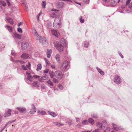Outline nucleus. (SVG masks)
<instances>
[{
  "instance_id": "f8f14e48",
  "label": "nucleus",
  "mask_w": 132,
  "mask_h": 132,
  "mask_svg": "<svg viewBox=\"0 0 132 132\" xmlns=\"http://www.w3.org/2000/svg\"><path fill=\"white\" fill-rule=\"evenodd\" d=\"M16 109L21 113H25L26 112V109L25 108L18 107Z\"/></svg>"
},
{
  "instance_id": "5701e85b",
  "label": "nucleus",
  "mask_w": 132,
  "mask_h": 132,
  "mask_svg": "<svg viewBox=\"0 0 132 132\" xmlns=\"http://www.w3.org/2000/svg\"><path fill=\"white\" fill-rule=\"evenodd\" d=\"M37 82H38L37 81H34L32 83V86L33 87H39V86L38 85Z\"/></svg>"
},
{
  "instance_id": "37998d69",
  "label": "nucleus",
  "mask_w": 132,
  "mask_h": 132,
  "mask_svg": "<svg viewBox=\"0 0 132 132\" xmlns=\"http://www.w3.org/2000/svg\"><path fill=\"white\" fill-rule=\"evenodd\" d=\"M80 21L81 23H83L84 22V19H82V16L80 17Z\"/></svg>"
},
{
  "instance_id": "cd10ccee",
  "label": "nucleus",
  "mask_w": 132,
  "mask_h": 132,
  "mask_svg": "<svg viewBox=\"0 0 132 132\" xmlns=\"http://www.w3.org/2000/svg\"><path fill=\"white\" fill-rule=\"evenodd\" d=\"M57 15V13L56 12H53L50 15V16L52 18H54Z\"/></svg>"
},
{
  "instance_id": "680f3d73",
  "label": "nucleus",
  "mask_w": 132,
  "mask_h": 132,
  "mask_svg": "<svg viewBox=\"0 0 132 132\" xmlns=\"http://www.w3.org/2000/svg\"><path fill=\"white\" fill-rule=\"evenodd\" d=\"M51 67L52 68V69H55V66L54 65H51Z\"/></svg>"
},
{
  "instance_id": "e2e57ef3",
  "label": "nucleus",
  "mask_w": 132,
  "mask_h": 132,
  "mask_svg": "<svg viewBox=\"0 0 132 132\" xmlns=\"http://www.w3.org/2000/svg\"><path fill=\"white\" fill-rule=\"evenodd\" d=\"M66 122L68 123V124L70 126L71 125V122H69L68 121H67Z\"/></svg>"
},
{
  "instance_id": "bf43d9fd",
  "label": "nucleus",
  "mask_w": 132,
  "mask_h": 132,
  "mask_svg": "<svg viewBox=\"0 0 132 132\" xmlns=\"http://www.w3.org/2000/svg\"><path fill=\"white\" fill-rule=\"evenodd\" d=\"M129 7L130 9H132V2L130 4Z\"/></svg>"
},
{
  "instance_id": "39448f33",
  "label": "nucleus",
  "mask_w": 132,
  "mask_h": 132,
  "mask_svg": "<svg viewBox=\"0 0 132 132\" xmlns=\"http://www.w3.org/2000/svg\"><path fill=\"white\" fill-rule=\"evenodd\" d=\"M40 42L45 46H47L48 45V41L46 38L45 37H43L41 38V40H40Z\"/></svg>"
},
{
  "instance_id": "4468645a",
  "label": "nucleus",
  "mask_w": 132,
  "mask_h": 132,
  "mask_svg": "<svg viewBox=\"0 0 132 132\" xmlns=\"http://www.w3.org/2000/svg\"><path fill=\"white\" fill-rule=\"evenodd\" d=\"M30 56L27 53L23 54L21 55V57L24 59H26L28 58H30Z\"/></svg>"
},
{
  "instance_id": "c85d7f7f",
  "label": "nucleus",
  "mask_w": 132,
  "mask_h": 132,
  "mask_svg": "<svg viewBox=\"0 0 132 132\" xmlns=\"http://www.w3.org/2000/svg\"><path fill=\"white\" fill-rule=\"evenodd\" d=\"M38 113L39 114H40L43 115H45L46 114V112L43 111H40V110H38Z\"/></svg>"
},
{
  "instance_id": "c756f323",
  "label": "nucleus",
  "mask_w": 132,
  "mask_h": 132,
  "mask_svg": "<svg viewBox=\"0 0 132 132\" xmlns=\"http://www.w3.org/2000/svg\"><path fill=\"white\" fill-rule=\"evenodd\" d=\"M0 4L3 6H5L6 5V3L3 1H0Z\"/></svg>"
},
{
  "instance_id": "49530a36",
  "label": "nucleus",
  "mask_w": 132,
  "mask_h": 132,
  "mask_svg": "<svg viewBox=\"0 0 132 132\" xmlns=\"http://www.w3.org/2000/svg\"><path fill=\"white\" fill-rule=\"evenodd\" d=\"M18 31L20 33H21L22 32V29L20 28H18Z\"/></svg>"
},
{
  "instance_id": "423d86ee",
  "label": "nucleus",
  "mask_w": 132,
  "mask_h": 132,
  "mask_svg": "<svg viewBox=\"0 0 132 132\" xmlns=\"http://www.w3.org/2000/svg\"><path fill=\"white\" fill-rule=\"evenodd\" d=\"M64 3L63 2H58L56 4L55 6L56 8L61 9L64 6Z\"/></svg>"
},
{
  "instance_id": "58836bf2",
  "label": "nucleus",
  "mask_w": 132,
  "mask_h": 132,
  "mask_svg": "<svg viewBox=\"0 0 132 132\" xmlns=\"http://www.w3.org/2000/svg\"><path fill=\"white\" fill-rule=\"evenodd\" d=\"M102 124L103 126H104V128L106 126L107 122L105 121H103L102 122Z\"/></svg>"
},
{
  "instance_id": "a878e982",
  "label": "nucleus",
  "mask_w": 132,
  "mask_h": 132,
  "mask_svg": "<svg viewBox=\"0 0 132 132\" xmlns=\"http://www.w3.org/2000/svg\"><path fill=\"white\" fill-rule=\"evenodd\" d=\"M88 122L92 125H93L94 123V121L92 118H89L88 120Z\"/></svg>"
},
{
  "instance_id": "4c0bfd02",
  "label": "nucleus",
  "mask_w": 132,
  "mask_h": 132,
  "mask_svg": "<svg viewBox=\"0 0 132 132\" xmlns=\"http://www.w3.org/2000/svg\"><path fill=\"white\" fill-rule=\"evenodd\" d=\"M52 78L53 79L52 80L55 83H58V81L57 79L54 78V77H53V78Z\"/></svg>"
},
{
  "instance_id": "6e6d98bb",
  "label": "nucleus",
  "mask_w": 132,
  "mask_h": 132,
  "mask_svg": "<svg viewBox=\"0 0 132 132\" xmlns=\"http://www.w3.org/2000/svg\"><path fill=\"white\" fill-rule=\"evenodd\" d=\"M6 2L8 4V5L9 6H10L11 4L10 2H9V0H6Z\"/></svg>"
},
{
  "instance_id": "c9c22d12",
  "label": "nucleus",
  "mask_w": 132,
  "mask_h": 132,
  "mask_svg": "<svg viewBox=\"0 0 132 132\" xmlns=\"http://www.w3.org/2000/svg\"><path fill=\"white\" fill-rule=\"evenodd\" d=\"M26 66L27 68L29 69V70L31 69V64L29 62H28L26 65Z\"/></svg>"
},
{
  "instance_id": "2eb2a0df",
  "label": "nucleus",
  "mask_w": 132,
  "mask_h": 132,
  "mask_svg": "<svg viewBox=\"0 0 132 132\" xmlns=\"http://www.w3.org/2000/svg\"><path fill=\"white\" fill-rule=\"evenodd\" d=\"M51 32L53 35L57 37H58L60 35V33L54 30H51Z\"/></svg>"
},
{
  "instance_id": "f257e3e1",
  "label": "nucleus",
  "mask_w": 132,
  "mask_h": 132,
  "mask_svg": "<svg viewBox=\"0 0 132 132\" xmlns=\"http://www.w3.org/2000/svg\"><path fill=\"white\" fill-rule=\"evenodd\" d=\"M66 41L64 38H62L59 42H54V45L57 50L61 52L64 50V47L66 45Z\"/></svg>"
},
{
  "instance_id": "7ed1b4c3",
  "label": "nucleus",
  "mask_w": 132,
  "mask_h": 132,
  "mask_svg": "<svg viewBox=\"0 0 132 132\" xmlns=\"http://www.w3.org/2000/svg\"><path fill=\"white\" fill-rule=\"evenodd\" d=\"M26 74L27 76V80H29L30 82H32L33 81V80H32V79L33 78L32 74H35L33 71H27L26 72Z\"/></svg>"
},
{
  "instance_id": "3c124183",
  "label": "nucleus",
  "mask_w": 132,
  "mask_h": 132,
  "mask_svg": "<svg viewBox=\"0 0 132 132\" xmlns=\"http://www.w3.org/2000/svg\"><path fill=\"white\" fill-rule=\"evenodd\" d=\"M58 87H59V88L61 90L63 88V86L60 85V84H59L58 85Z\"/></svg>"
},
{
  "instance_id": "a18cd8bd",
  "label": "nucleus",
  "mask_w": 132,
  "mask_h": 132,
  "mask_svg": "<svg viewBox=\"0 0 132 132\" xmlns=\"http://www.w3.org/2000/svg\"><path fill=\"white\" fill-rule=\"evenodd\" d=\"M110 130V128L109 127H108L104 130V132H109Z\"/></svg>"
},
{
  "instance_id": "6ab92c4d",
  "label": "nucleus",
  "mask_w": 132,
  "mask_h": 132,
  "mask_svg": "<svg viewBox=\"0 0 132 132\" xmlns=\"http://www.w3.org/2000/svg\"><path fill=\"white\" fill-rule=\"evenodd\" d=\"M52 50H49L48 49L47 51V57L48 58L50 57L52 53Z\"/></svg>"
},
{
  "instance_id": "f03ea898",
  "label": "nucleus",
  "mask_w": 132,
  "mask_h": 132,
  "mask_svg": "<svg viewBox=\"0 0 132 132\" xmlns=\"http://www.w3.org/2000/svg\"><path fill=\"white\" fill-rule=\"evenodd\" d=\"M49 73L51 78H53V77H55L59 79H61L62 78L63 75L60 71L57 70L53 72L52 71H50Z\"/></svg>"
},
{
  "instance_id": "e433bc0d",
  "label": "nucleus",
  "mask_w": 132,
  "mask_h": 132,
  "mask_svg": "<svg viewBox=\"0 0 132 132\" xmlns=\"http://www.w3.org/2000/svg\"><path fill=\"white\" fill-rule=\"evenodd\" d=\"M60 25L59 24H53L54 27L56 29L59 28Z\"/></svg>"
},
{
  "instance_id": "603ef678",
  "label": "nucleus",
  "mask_w": 132,
  "mask_h": 132,
  "mask_svg": "<svg viewBox=\"0 0 132 132\" xmlns=\"http://www.w3.org/2000/svg\"><path fill=\"white\" fill-rule=\"evenodd\" d=\"M92 117L93 118L95 119L97 118L98 117L97 116V115L96 114L92 115Z\"/></svg>"
},
{
  "instance_id": "09e8293b",
  "label": "nucleus",
  "mask_w": 132,
  "mask_h": 132,
  "mask_svg": "<svg viewBox=\"0 0 132 132\" xmlns=\"http://www.w3.org/2000/svg\"><path fill=\"white\" fill-rule=\"evenodd\" d=\"M76 118V122H79L80 121L81 119V118Z\"/></svg>"
},
{
  "instance_id": "864d4df0",
  "label": "nucleus",
  "mask_w": 132,
  "mask_h": 132,
  "mask_svg": "<svg viewBox=\"0 0 132 132\" xmlns=\"http://www.w3.org/2000/svg\"><path fill=\"white\" fill-rule=\"evenodd\" d=\"M99 72L102 75H104V72L101 70Z\"/></svg>"
},
{
  "instance_id": "4be33fe9",
  "label": "nucleus",
  "mask_w": 132,
  "mask_h": 132,
  "mask_svg": "<svg viewBox=\"0 0 132 132\" xmlns=\"http://www.w3.org/2000/svg\"><path fill=\"white\" fill-rule=\"evenodd\" d=\"M117 4V3L116 0H112L110 3L111 6L112 7H114Z\"/></svg>"
},
{
  "instance_id": "aec40b11",
  "label": "nucleus",
  "mask_w": 132,
  "mask_h": 132,
  "mask_svg": "<svg viewBox=\"0 0 132 132\" xmlns=\"http://www.w3.org/2000/svg\"><path fill=\"white\" fill-rule=\"evenodd\" d=\"M5 27L10 32H12L13 28L11 26L6 25Z\"/></svg>"
},
{
  "instance_id": "72a5a7b5",
  "label": "nucleus",
  "mask_w": 132,
  "mask_h": 132,
  "mask_svg": "<svg viewBox=\"0 0 132 132\" xmlns=\"http://www.w3.org/2000/svg\"><path fill=\"white\" fill-rule=\"evenodd\" d=\"M46 4V3L45 1H44L42 2V3L43 8L45 9V6Z\"/></svg>"
},
{
  "instance_id": "9d476101",
  "label": "nucleus",
  "mask_w": 132,
  "mask_h": 132,
  "mask_svg": "<svg viewBox=\"0 0 132 132\" xmlns=\"http://www.w3.org/2000/svg\"><path fill=\"white\" fill-rule=\"evenodd\" d=\"M5 113L4 115V117H8L11 114V110L10 109L6 110Z\"/></svg>"
},
{
  "instance_id": "69168bd1",
  "label": "nucleus",
  "mask_w": 132,
  "mask_h": 132,
  "mask_svg": "<svg viewBox=\"0 0 132 132\" xmlns=\"http://www.w3.org/2000/svg\"><path fill=\"white\" fill-rule=\"evenodd\" d=\"M119 55H120V56L121 57V58H123V55L122 54H121V53H119Z\"/></svg>"
},
{
  "instance_id": "2f4dec72",
  "label": "nucleus",
  "mask_w": 132,
  "mask_h": 132,
  "mask_svg": "<svg viewBox=\"0 0 132 132\" xmlns=\"http://www.w3.org/2000/svg\"><path fill=\"white\" fill-rule=\"evenodd\" d=\"M89 44V43L88 42H84V46L86 47H88Z\"/></svg>"
},
{
  "instance_id": "774afa93",
  "label": "nucleus",
  "mask_w": 132,
  "mask_h": 132,
  "mask_svg": "<svg viewBox=\"0 0 132 132\" xmlns=\"http://www.w3.org/2000/svg\"><path fill=\"white\" fill-rule=\"evenodd\" d=\"M22 24V22H20L19 23H18V26H20V25Z\"/></svg>"
},
{
  "instance_id": "5fc2aeb1",
  "label": "nucleus",
  "mask_w": 132,
  "mask_h": 132,
  "mask_svg": "<svg viewBox=\"0 0 132 132\" xmlns=\"http://www.w3.org/2000/svg\"><path fill=\"white\" fill-rule=\"evenodd\" d=\"M131 0H128L126 1V5H128L130 2Z\"/></svg>"
},
{
  "instance_id": "a211bd4d",
  "label": "nucleus",
  "mask_w": 132,
  "mask_h": 132,
  "mask_svg": "<svg viewBox=\"0 0 132 132\" xmlns=\"http://www.w3.org/2000/svg\"><path fill=\"white\" fill-rule=\"evenodd\" d=\"M6 20L9 23H10L11 24H13V20L12 18L7 17L6 18Z\"/></svg>"
},
{
  "instance_id": "c03bdc74",
  "label": "nucleus",
  "mask_w": 132,
  "mask_h": 132,
  "mask_svg": "<svg viewBox=\"0 0 132 132\" xmlns=\"http://www.w3.org/2000/svg\"><path fill=\"white\" fill-rule=\"evenodd\" d=\"M34 74H32V76H33V77H34V78H39L40 77V76H37V75H34Z\"/></svg>"
},
{
  "instance_id": "79ce46f5",
  "label": "nucleus",
  "mask_w": 132,
  "mask_h": 132,
  "mask_svg": "<svg viewBox=\"0 0 132 132\" xmlns=\"http://www.w3.org/2000/svg\"><path fill=\"white\" fill-rule=\"evenodd\" d=\"M44 59L46 63V65H48L49 64V61L48 60H47V59L46 58H44Z\"/></svg>"
},
{
  "instance_id": "13d9d810",
  "label": "nucleus",
  "mask_w": 132,
  "mask_h": 132,
  "mask_svg": "<svg viewBox=\"0 0 132 132\" xmlns=\"http://www.w3.org/2000/svg\"><path fill=\"white\" fill-rule=\"evenodd\" d=\"M49 71L48 69H46L44 70V72L45 73H47Z\"/></svg>"
},
{
  "instance_id": "ddd939ff",
  "label": "nucleus",
  "mask_w": 132,
  "mask_h": 132,
  "mask_svg": "<svg viewBox=\"0 0 132 132\" xmlns=\"http://www.w3.org/2000/svg\"><path fill=\"white\" fill-rule=\"evenodd\" d=\"M48 78V76L47 74H45V75L41 78L38 79L39 81L41 82H42L43 81V80L47 79Z\"/></svg>"
},
{
  "instance_id": "338daca9",
  "label": "nucleus",
  "mask_w": 132,
  "mask_h": 132,
  "mask_svg": "<svg viewBox=\"0 0 132 132\" xmlns=\"http://www.w3.org/2000/svg\"><path fill=\"white\" fill-rule=\"evenodd\" d=\"M12 123L11 121H9V122H8L6 123V124L5 125L7 126V125L9 124V123L10 124V123Z\"/></svg>"
},
{
  "instance_id": "052dcab7",
  "label": "nucleus",
  "mask_w": 132,
  "mask_h": 132,
  "mask_svg": "<svg viewBox=\"0 0 132 132\" xmlns=\"http://www.w3.org/2000/svg\"><path fill=\"white\" fill-rule=\"evenodd\" d=\"M99 131V129H95L94 130H93L92 132H98Z\"/></svg>"
},
{
  "instance_id": "a19ab883",
  "label": "nucleus",
  "mask_w": 132,
  "mask_h": 132,
  "mask_svg": "<svg viewBox=\"0 0 132 132\" xmlns=\"http://www.w3.org/2000/svg\"><path fill=\"white\" fill-rule=\"evenodd\" d=\"M21 68L23 70H27V69L26 66H25L24 65H21Z\"/></svg>"
},
{
  "instance_id": "0eeeda50",
  "label": "nucleus",
  "mask_w": 132,
  "mask_h": 132,
  "mask_svg": "<svg viewBox=\"0 0 132 132\" xmlns=\"http://www.w3.org/2000/svg\"><path fill=\"white\" fill-rule=\"evenodd\" d=\"M114 80V82L117 84H119L121 82V79L120 77L118 75L115 76Z\"/></svg>"
},
{
  "instance_id": "ea45409f",
  "label": "nucleus",
  "mask_w": 132,
  "mask_h": 132,
  "mask_svg": "<svg viewBox=\"0 0 132 132\" xmlns=\"http://www.w3.org/2000/svg\"><path fill=\"white\" fill-rule=\"evenodd\" d=\"M88 123V121L87 120H85L82 121V123L83 125H84Z\"/></svg>"
},
{
  "instance_id": "de8ad7c7",
  "label": "nucleus",
  "mask_w": 132,
  "mask_h": 132,
  "mask_svg": "<svg viewBox=\"0 0 132 132\" xmlns=\"http://www.w3.org/2000/svg\"><path fill=\"white\" fill-rule=\"evenodd\" d=\"M83 1L86 4H88L89 2V0H83Z\"/></svg>"
},
{
  "instance_id": "473e14b6",
  "label": "nucleus",
  "mask_w": 132,
  "mask_h": 132,
  "mask_svg": "<svg viewBox=\"0 0 132 132\" xmlns=\"http://www.w3.org/2000/svg\"><path fill=\"white\" fill-rule=\"evenodd\" d=\"M54 123L56 124V125L58 126H63L64 125L63 124L61 123L57 122H54Z\"/></svg>"
},
{
  "instance_id": "bb28decb",
  "label": "nucleus",
  "mask_w": 132,
  "mask_h": 132,
  "mask_svg": "<svg viewBox=\"0 0 132 132\" xmlns=\"http://www.w3.org/2000/svg\"><path fill=\"white\" fill-rule=\"evenodd\" d=\"M42 68V66L41 64L40 63L38 64L37 66V68L36 70L37 71H39Z\"/></svg>"
},
{
  "instance_id": "0e129e2a",
  "label": "nucleus",
  "mask_w": 132,
  "mask_h": 132,
  "mask_svg": "<svg viewBox=\"0 0 132 132\" xmlns=\"http://www.w3.org/2000/svg\"><path fill=\"white\" fill-rule=\"evenodd\" d=\"M6 127V126L5 125L4 127L0 131V132H2L5 129Z\"/></svg>"
},
{
  "instance_id": "9b49d317",
  "label": "nucleus",
  "mask_w": 132,
  "mask_h": 132,
  "mask_svg": "<svg viewBox=\"0 0 132 132\" xmlns=\"http://www.w3.org/2000/svg\"><path fill=\"white\" fill-rule=\"evenodd\" d=\"M36 108L35 105L32 104L31 105V109L29 113L31 114H34L36 111Z\"/></svg>"
},
{
  "instance_id": "f3484780",
  "label": "nucleus",
  "mask_w": 132,
  "mask_h": 132,
  "mask_svg": "<svg viewBox=\"0 0 132 132\" xmlns=\"http://www.w3.org/2000/svg\"><path fill=\"white\" fill-rule=\"evenodd\" d=\"M96 125L97 126L101 129H104V126L102 125V123L98 122L96 123Z\"/></svg>"
},
{
  "instance_id": "4d7b16f0",
  "label": "nucleus",
  "mask_w": 132,
  "mask_h": 132,
  "mask_svg": "<svg viewBox=\"0 0 132 132\" xmlns=\"http://www.w3.org/2000/svg\"><path fill=\"white\" fill-rule=\"evenodd\" d=\"M41 13H42V12H40V13L38 14V15L37 16V19L38 20H39V16L41 14Z\"/></svg>"
},
{
  "instance_id": "dca6fc26",
  "label": "nucleus",
  "mask_w": 132,
  "mask_h": 132,
  "mask_svg": "<svg viewBox=\"0 0 132 132\" xmlns=\"http://www.w3.org/2000/svg\"><path fill=\"white\" fill-rule=\"evenodd\" d=\"M53 24H54L60 25V18L58 17L55 18Z\"/></svg>"
},
{
  "instance_id": "f704fd0d",
  "label": "nucleus",
  "mask_w": 132,
  "mask_h": 132,
  "mask_svg": "<svg viewBox=\"0 0 132 132\" xmlns=\"http://www.w3.org/2000/svg\"><path fill=\"white\" fill-rule=\"evenodd\" d=\"M47 82L50 86H53V84L52 82L50 80H48L47 81Z\"/></svg>"
},
{
  "instance_id": "1a4fd4ad",
  "label": "nucleus",
  "mask_w": 132,
  "mask_h": 132,
  "mask_svg": "<svg viewBox=\"0 0 132 132\" xmlns=\"http://www.w3.org/2000/svg\"><path fill=\"white\" fill-rule=\"evenodd\" d=\"M32 32L35 37L36 39L37 40H39L40 41V40H41V37L38 35L36 29H33L32 30Z\"/></svg>"
},
{
  "instance_id": "412c9836",
  "label": "nucleus",
  "mask_w": 132,
  "mask_h": 132,
  "mask_svg": "<svg viewBox=\"0 0 132 132\" xmlns=\"http://www.w3.org/2000/svg\"><path fill=\"white\" fill-rule=\"evenodd\" d=\"M60 55L59 54H57L55 57L56 61L59 63L60 62Z\"/></svg>"
},
{
  "instance_id": "393cba45",
  "label": "nucleus",
  "mask_w": 132,
  "mask_h": 132,
  "mask_svg": "<svg viewBox=\"0 0 132 132\" xmlns=\"http://www.w3.org/2000/svg\"><path fill=\"white\" fill-rule=\"evenodd\" d=\"M48 114L54 117H56L57 115V114L54 112H51L50 111H48Z\"/></svg>"
},
{
  "instance_id": "8fccbe9b",
  "label": "nucleus",
  "mask_w": 132,
  "mask_h": 132,
  "mask_svg": "<svg viewBox=\"0 0 132 132\" xmlns=\"http://www.w3.org/2000/svg\"><path fill=\"white\" fill-rule=\"evenodd\" d=\"M41 88L42 89H44L46 88V86L45 85L43 84H42L41 86Z\"/></svg>"
},
{
  "instance_id": "20e7f679",
  "label": "nucleus",
  "mask_w": 132,
  "mask_h": 132,
  "mask_svg": "<svg viewBox=\"0 0 132 132\" xmlns=\"http://www.w3.org/2000/svg\"><path fill=\"white\" fill-rule=\"evenodd\" d=\"M69 64L67 61H65L62 65L61 69L62 71H67L69 67Z\"/></svg>"
},
{
  "instance_id": "6e6552de",
  "label": "nucleus",
  "mask_w": 132,
  "mask_h": 132,
  "mask_svg": "<svg viewBox=\"0 0 132 132\" xmlns=\"http://www.w3.org/2000/svg\"><path fill=\"white\" fill-rule=\"evenodd\" d=\"M21 45L22 50L24 51L28 48V44L27 42H23L21 43Z\"/></svg>"
},
{
  "instance_id": "7c9ffc66",
  "label": "nucleus",
  "mask_w": 132,
  "mask_h": 132,
  "mask_svg": "<svg viewBox=\"0 0 132 132\" xmlns=\"http://www.w3.org/2000/svg\"><path fill=\"white\" fill-rule=\"evenodd\" d=\"M15 36L18 39L21 38V36L16 33H15L14 34Z\"/></svg>"
},
{
  "instance_id": "b1692460",
  "label": "nucleus",
  "mask_w": 132,
  "mask_h": 132,
  "mask_svg": "<svg viewBox=\"0 0 132 132\" xmlns=\"http://www.w3.org/2000/svg\"><path fill=\"white\" fill-rule=\"evenodd\" d=\"M112 125L114 129L117 131H118L119 130V128L114 123H112Z\"/></svg>"
}]
</instances>
